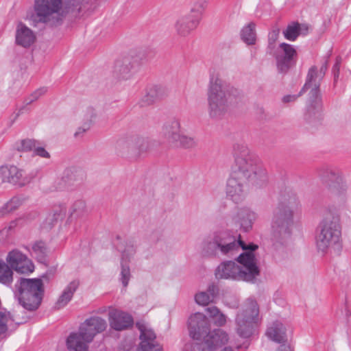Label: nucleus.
<instances>
[{"label": "nucleus", "mask_w": 351, "mask_h": 351, "mask_svg": "<svg viewBox=\"0 0 351 351\" xmlns=\"http://www.w3.org/2000/svg\"><path fill=\"white\" fill-rule=\"evenodd\" d=\"M256 245H246L241 236H237L228 231H218L209 235L202 243L201 253L206 257H215L220 252L223 255L232 256L240 249L247 250L238 257V263L228 261L221 263L215 271L217 278L243 280L254 282L259 276L254 251Z\"/></svg>", "instance_id": "1"}, {"label": "nucleus", "mask_w": 351, "mask_h": 351, "mask_svg": "<svg viewBox=\"0 0 351 351\" xmlns=\"http://www.w3.org/2000/svg\"><path fill=\"white\" fill-rule=\"evenodd\" d=\"M99 0H34L33 12L27 16L31 25L36 28L56 27L62 24L70 14L93 12Z\"/></svg>", "instance_id": "2"}, {"label": "nucleus", "mask_w": 351, "mask_h": 351, "mask_svg": "<svg viewBox=\"0 0 351 351\" xmlns=\"http://www.w3.org/2000/svg\"><path fill=\"white\" fill-rule=\"evenodd\" d=\"M206 95L209 116L219 119L238 103L241 98V92L218 76H212L209 80Z\"/></svg>", "instance_id": "3"}, {"label": "nucleus", "mask_w": 351, "mask_h": 351, "mask_svg": "<svg viewBox=\"0 0 351 351\" xmlns=\"http://www.w3.org/2000/svg\"><path fill=\"white\" fill-rule=\"evenodd\" d=\"M234 160L232 172H237L239 176L247 179L249 182L256 186L262 187L267 184L266 170L246 145H237L234 147Z\"/></svg>", "instance_id": "4"}, {"label": "nucleus", "mask_w": 351, "mask_h": 351, "mask_svg": "<svg viewBox=\"0 0 351 351\" xmlns=\"http://www.w3.org/2000/svg\"><path fill=\"white\" fill-rule=\"evenodd\" d=\"M341 237V226L339 215L332 208H326L322 211V219L317 229L315 244L318 251L323 253L339 243Z\"/></svg>", "instance_id": "5"}, {"label": "nucleus", "mask_w": 351, "mask_h": 351, "mask_svg": "<svg viewBox=\"0 0 351 351\" xmlns=\"http://www.w3.org/2000/svg\"><path fill=\"white\" fill-rule=\"evenodd\" d=\"M16 298L26 310L34 311L40 306L44 295V287L40 279L21 278L17 285Z\"/></svg>", "instance_id": "6"}, {"label": "nucleus", "mask_w": 351, "mask_h": 351, "mask_svg": "<svg viewBox=\"0 0 351 351\" xmlns=\"http://www.w3.org/2000/svg\"><path fill=\"white\" fill-rule=\"evenodd\" d=\"M294 210L289 206L282 205L274 213L271 220V240L283 244L291 236L293 227Z\"/></svg>", "instance_id": "7"}, {"label": "nucleus", "mask_w": 351, "mask_h": 351, "mask_svg": "<svg viewBox=\"0 0 351 351\" xmlns=\"http://www.w3.org/2000/svg\"><path fill=\"white\" fill-rule=\"evenodd\" d=\"M322 182L340 204H345L348 198V186L343 173L332 167H322L318 171Z\"/></svg>", "instance_id": "8"}, {"label": "nucleus", "mask_w": 351, "mask_h": 351, "mask_svg": "<svg viewBox=\"0 0 351 351\" xmlns=\"http://www.w3.org/2000/svg\"><path fill=\"white\" fill-rule=\"evenodd\" d=\"M322 76L318 75L316 66H312L308 73L306 82L302 90H308L309 98L306 104L305 119L311 121L319 118L322 110V99L319 94V82Z\"/></svg>", "instance_id": "9"}, {"label": "nucleus", "mask_w": 351, "mask_h": 351, "mask_svg": "<svg viewBox=\"0 0 351 351\" xmlns=\"http://www.w3.org/2000/svg\"><path fill=\"white\" fill-rule=\"evenodd\" d=\"M259 308L253 299H248L238 311L235 318V330L242 338L250 337L258 322Z\"/></svg>", "instance_id": "10"}, {"label": "nucleus", "mask_w": 351, "mask_h": 351, "mask_svg": "<svg viewBox=\"0 0 351 351\" xmlns=\"http://www.w3.org/2000/svg\"><path fill=\"white\" fill-rule=\"evenodd\" d=\"M149 149V141L139 136L122 138L119 139L116 143V150L118 154L134 158L141 156Z\"/></svg>", "instance_id": "11"}, {"label": "nucleus", "mask_w": 351, "mask_h": 351, "mask_svg": "<svg viewBox=\"0 0 351 351\" xmlns=\"http://www.w3.org/2000/svg\"><path fill=\"white\" fill-rule=\"evenodd\" d=\"M275 57L276 66L280 73H287L297 61L298 53L294 46L282 43L272 52Z\"/></svg>", "instance_id": "12"}, {"label": "nucleus", "mask_w": 351, "mask_h": 351, "mask_svg": "<svg viewBox=\"0 0 351 351\" xmlns=\"http://www.w3.org/2000/svg\"><path fill=\"white\" fill-rule=\"evenodd\" d=\"M247 179L239 176L237 172H231L227 180V196L236 203L243 200L247 193Z\"/></svg>", "instance_id": "13"}, {"label": "nucleus", "mask_w": 351, "mask_h": 351, "mask_svg": "<svg viewBox=\"0 0 351 351\" xmlns=\"http://www.w3.org/2000/svg\"><path fill=\"white\" fill-rule=\"evenodd\" d=\"M106 327L107 323L105 319L99 317H91L80 324L76 332L90 343L96 335L104 331Z\"/></svg>", "instance_id": "14"}, {"label": "nucleus", "mask_w": 351, "mask_h": 351, "mask_svg": "<svg viewBox=\"0 0 351 351\" xmlns=\"http://www.w3.org/2000/svg\"><path fill=\"white\" fill-rule=\"evenodd\" d=\"M188 326L190 336L193 339L200 340L209 332L210 322L204 313L197 312L189 317Z\"/></svg>", "instance_id": "15"}, {"label": "nucleus", "mask_w": 351, "mask_h": 351, "mask_svg": "<svg viewBox=\"0 0 351 351\" xmlns=\"http://www.w3.org/2000/svg\"><path fill=\"white\" fill-rule=\"evenodd\" d=\"M136 327L140 331L141 340L138 351H162L155 332L149 326L144 323H136Z\"/></svg>", "instance_id": "16"}, {"label": "nucleus", "mask_w": 351, "mask_h": 351, "mask_svg": "<svg viewBox=\"0 0 351 351\" xmlns=\"http://www.w3.org/2000/svg\"><path fill=\"white\" fill-rule=\"evenodd\" d=\"M6 262L17 273L29 274L34 269L32 261L18 250H13L8 254Z\"/></svg>", "instance_id": "17"}, {"label": "nucleus", "mask_w": 351, "mask_h": 351, "mask_svg": "<svg viewBox=\"0 0 351 351\" xmlns=\"http://www.w3.org/2000/svg\"><path fill=\"white\" fill-rule=\"evenodd\" d=\"M84 178L85 175L82 170L75 167L67 168L64 171L62 177L56 180V189L62 191L78 186L83 182Z\"/></svg>", "instance_id": "18"}, {"label": "nucleus", "mask_w": 351, "mask_h": 351, "mask_svg": "<svg viewBox=\"0 0 351 351\" xmlns=\"http://www.w3.org/2000/svg\"><path fill=\"white\" fill-rule=\"evenodd\" d=\"M3 178L1 182H8L14 185L23 186L31 182L32 178L16 166L2 167L0 170Z\"/></svg>", "instance_id": "19"}, {"label": "nucleus", "mask_w": 351, "mask_h": 351, "mask_svg": "<svg viewBox=\"0 0 351 351\" xmlns=\"http://www.w3.org/2000/svg\"><path fill=\"white\" fill-rule=\"evenodd\" d=\"M201 17L192 12L180 16L176 21L175 29L180 36L186 37L197 28Z\"/></svg>", "instance_id": "20"}, {"label": "nucleus", "mask_w": 351, "mask_h": 351, "mask_svg": "<svg viewBox=\"0 0 351 351\" xmlns=\"http://www.w3.org/2000/svg\"><path fill=\"white\" fill-rule=\"evenodd\" d=\"M36 40L35 32L22 22H19L15 30V43L24 48L32 46Z\"/></svg>", "instance_id": "21"}, {"label": "nucleus", "mask_w": 351, "mask_h": 351, "mask_svg": "<svg viewBox=\"0 0 351 351\" xmlns=\"http://www.w3.org/2000/svg\"><path fill=\"white\" fill-rule=\"evenodd\" d=\"M108 317L110 327L116 330H125L133 324L131 315L117 309L111 310Z\"/></svg>", "instance_id": "22"}, {"label": "nucleus", "mask_w": 351, "mask_h": 351, "mask_svg": "<svg viewBox=\"0 0 351 351\" xmlns=\"http://www.w3.org/2000/svg\"><path fill=\"white\" fill-rule=\"evenodd\" d=\"M138 64L129 58L116 62L113 74L119 80L130 79L137 70Z\"/></svg>", "instance_id": "23"}, {"label": "nucleus", "mask_w": 351, "mask_h": 351, "mask_svg": "<svg viewBox=\"0 0 351 351\" xmlns=\"http://www.w3.org/2000/svg\"><path fill=\"white\" fill-rule=\"evenodd\" d=\"M181 133L180 121L175 118L166 122L161 131L162 136L170 146L177 142Z\"/></svg>", "instance_id": "24"}, {"label": "nucleus", "mask_w": 351, "mask_h": 351, "mask_svg": "<svg viewBox=\"0 0 351 351\" xmlns=\"http://www.w3.org/2000/svg\"><path fill=\"white\" fill-rule=\"evenodd\" d=\"M204 339L209 349L213 350L226 344L229 341V335L221 328H216L209 330Z\"/></svg>", "instance_id": "25"}, {"label": "nucleus", "mask_w": 351, "mask_h": 351, "mask_svg": "<svg viewBox=\"0 0 351 351\" xmlns=\"http://www.w3.org/2000/svg\"><path fill=\"white\" fill-rule=\"evenodd\" d=\"M287 328L279 321L274 322L267 329V337L277 343H285L287 341Z\"/></svg>", "instance_id": "26"}, {"label": "nucleus", "mask_w": 351, "mask_h": 351, "mask_svg": "<svg viewBox=\"0 0 351 351\" xmlns=\"http://www.w3.org/2000/svg\"><path fill=\"white\" fill-rule=\"evenodd\" d=\"M218 293L217 285L211 283L208 286L206 291L197 292L195 295V301L198 305L205 306L213 302Z\"/></svg>", "instance_id": "27"}, {"label": "nucleus", "mask_w": 351, "mask_h": 351, "mask_svg": "<svg viewBox=\"0 0 351 351\" xmlns=\"http://www.w3.org/2000/svg\"><path fill=\"white\" fill-rule=\"evenodd\" d=\"M256 219L257 215L255 212L249 208H242L238 212L236 220L244 232H248L252 228V225Z\"/></svg>", "instance_id": "28"}, {"label": "nucleus", "mask_w": 351, "mask_h": 351, "mask_svg": "<svg viewBox=\"0 0 351 351\" xmlns=\"http://www.w3.org/2000/svg\"><path fill=\"white\" fill-rule=\"evenodd\" d=\"M79 282L77 281L71 282L63 290L61 295L57 300L54 308L56 309H60L66 306L68 303L71 300L74 293L78 288Z\"/></svg>", "instance_id": "29"}, {"label": "nucleus", "mask_w": 351, "mask_h": 351, "mask_svg": "<svg viewBox=\"0 0 351 351\" xmlns=\"http://www.w3.org/2000/svg\"><path fill=\"white\" fill-rule=\"evenodd\" d=\"M88 344L89 343L76 332L70 333L66 340L69 351H88Z\"/></svg>", "instance_id": "30"}, {"label": "nucleus", "mask_w": 351, "mask_h": 351, "mask_svg": "<svg viewBox=\"0 0 351 351\" xmlns=\"http://www.w3.org/2000/svg\"><path fill=\"white\" fill-rule=\"evenodd\" d=\"M308 31V25L292 23L283 31V35L286 39L295 41L299 35H306Z\"/></svg>", "instance_id": "31"}, {"label": "nucleus", "mask_w": 351, "mask_h": 351, "mask_svg": "<svg viewBox=\"0 0 351 351\" xmlns=\"http://www.w3.org/2000/svg\"><path fill=\"white\" fill-rule=\"evenodd\" d=\"M164 88L159 85H149L146 88L142 102L145 105H150L165 95Z\"/></svg>", "instance_id": "32"}, {"label": "nucleus", "mask_w": 351, "mask_h": 351, "mask_svg": "<svg viewBox=\"0 0 351 351\" xmlns=\"http://www.w3.org/2000/svg\"><path fill=\"white\" fill-rule=\"evenodd\" d=\"M241 37L247 45H254L256 41V24L250 22L245 25L241 29Z\"/></svg>", "instance_id": "33"}, {"label": "nucleus", "mask_w": 351, "mask_h": 351, "mask_svg": "<svg viewBox=\"0 0 351 351\" xmlns=\"http://www.w3.org/2000/svg\"><path fill=\"white\" fill-rule=\"evenodd\" d=\"M205 311L216 326H223L226 325L227 317L217 306H208L205 309Z\"/></svg>", "instance_id": "34"}, {"label": "nucleus", "mask_w": 351, "mask_h": 351, "mask_svg": "<svg viewBox=\"0 0 351 351\" xmlns=\"http://www.w3.org/2000/svg\"><path fill=\"white\" fill-rule=\"evenodd\" d=\"M13 270L3 261H0V283L10 286L13 282Z\"/></svg>", "instance_id": "35"}, {"label": "nucleus", "mask_w": 351, "mask_h": 351, "mask_svg": "<svg viewBox=\"0 0 351 351\" xmlns=\"http://www.w3.org/2000/svg\"><path fill=\"white\" fill-rule=\"evenodd\" d=\"M23 204V200L19 197H14L0 209V216L11 213L19 208Z\"/></svg>", "instance_id": "36"}, {"label": "nucleus", "mask_w": 351, "mask_h": 351, "mask_svg": "<svg viewBox=\"0 0 351 351\" xmlns=\"http://www.w3.org/2000/svg\"><path fill=\"white\" fill-rule=\"evenodd\" d=\"M196 145V141L192 137L180 134L177 142L171 146L173 147L192 148Z\"/></svg>", "instance_id": "37"}, {"label": "nucleus", "mask_w": 351, "mask_h": 351, "mask_svg": "<svg viewBox=\"0 0 351 351\" xmlns=\"http://www.w3.org/2000/svg\"><path fill=\"white\" fill-rule=\"evenodd\" d=\"M47 253V248L45 244L42 241L35 243L32 247V254L39 261H43L45 259Z\"/></svg>", "instance_id": "38"}, {"label": "nucleus", "mask_w": 351, "mask_h": 351, "mask_svg": "<svg viewBox=\"0 0 351 351\" xmlns=\"http://www.w3.org/2000/svg\"><path fill=\"white\" fill-rule=\"evenodd\" d=\"M208 0H192L190 12L193 14L202 17V15L206 8Z\"/></svg>", "instance_id": "39"}, {"label": "nucleus", "mask_w": 351, "mask_h": 351, "mask_svg": "<svg viewBox=\"0 0 351 351\" xmlns=\"http://www.w3.org/2000/svg\"><path fill=\"white\" fill-rule=\"evenodd\" d=\"M86 203L84 200L78 199L75 201L70 208V216H80L84 211Z\"/></svg>", "instance_id": "40"}, {"label": "nucleus", "mask_w": 351, "mask_h": 351, "mask_svg": "<svg viewBox=\"0 0 351 351\" xmlns=\"http://www.w3.org/2000/svg\"><path fill=\"white\" fill-rule=\"evenodd\" d=\"M121 281L123 287H127L131 277L130 269L128 263L121 262Z\"/></svg>", "instance_id": "41"}, {"label": "nucleus", "mask_w": 351, "mask_h": 351, "mask_svg": "<svg viewBox=\"0 0 351 351\" xmlns=\"http://www.w3.org/2000/svg\"><path fill=\"white\" fill-rule=\"evenodd\" d=\"M38 142L32 139L22 140L16 146V149L19 152H32Z\"/></svg>", "instance_id": "42"}, {"label": "nucleus", "mask_w": 351, "mask_h": 351, "mask_svg": "<svg viewBox=\"0 0 351 351\" xmlns=\"http://www.w3.org/2000/svg\"><path fill=\"white\" fill-rule=\"evenodd\" d=\"M136 253V247L133 243L128 242L124 250L122 252L121 261L128 263Z\"/></svg>", "instance_id": "43"}, {"label": "nucleus", "mask_w": 351, "mask_h": 351, "mask_svg": "<svg viewBox=\"0 0 351 351\" xmlns=\"http://www.w3.org/2000/svg\"><path fill=\"white\" fill-rule=\"evenodd\" d=\"M95 117V110L92 107L86 108L82 113V119L84 121V123H88L90 126Z\"/></svg>", "instance_id": "44"}, {"label": "nucleus", "mask_w": 351, "mask_h": 351, "mask_svg": "<svg viewBox=\"0 0 351 351\" xmlns=\"http://www.w3.org/2000/svg\"><path fill=\"white\" fill-rule=\"evenodd\" d=\"M47 92L46 88H40L35 90L27 99L26 104H30L31 103L36 101L39 97L43 95Z\"/></svg>", "instance_id": "45"}, {"label": "nucleus", "mask_w": 351, "mask_h": 351, "mask_svg": "<svg viewBox=\"0 0 351 351\" xmlns=\"http://www.w3.org/2000/svg\"><path fill=\"white\" fill-rule=\"evenodd\" d=\"M33 155L38 156L44 158H50L49 153L44 147L39 146L38 143H36V145L34 149Z\"/></svg>", "instance_id": "46"}, {"label": "nucleus", "mask_w": 351, "mask_h": 351, "mask_svg": "<svg viewBox=\"0 0 351 351\" xmlns=\"http://www.w3.org/2000/svg\"><path fill=\"white\" fill-rule=\"evenodd\" d=\"M88 123H84L82 126L79 127L74 133L75 138H81L84 134L90 129Z\"/></svg>", "instance_id": "47"}, {"label": "nucleus", "mask_w": 351, "mask_h": 351, "mask_svg": "<svg viewBox=\"0 0 351 351\" xmlns=\"http://www.w3.org/2000/svg\"><path fill=\"white\" fill-rule=\"evenodd\" d=\"M280 30L279 29H275L273 30L269 34V45L268 48L269 50L271 51L272 46L274 44V43L277 40L278 36H279Z\"/></svg>", "instance_id": "48"}, {"label": "nucleus", "mask_w": 351, "mask_h": 351, "mask_svg": "<svg viewBox=\"0 0 351 351\" xmlns=\"http://www.w3.org/2000/svg\"><path fill=\"white\" fill-rule=\"evenodd\" d=\"M305 90H301L298 95H287L282 97L284 103H289L295 101L299 97H300Z\"/></svg>", "instance_id": "49"}, {"label": "nucleus", "mask_w": 351, "mask_h": 351, "mask_svg": "<svg viewBox=\"0 0 351 351\" xmlns=\"http://www.w3.org/2000/svg\"><path fill=\"white\" fill-rule=\"evenodd\" d=\"M8 318L3 315H0V333L7 330Z\"/></svg>", "instance_id": "50"}, {"label": "nucleus", "mask_w": 351, "mask_h": 351, "mask_svg": "<svg viewBox=\"0 0 351 351\" xmlns=\"http://www.w3.org/2000/svg\"><path fill=\"white\" fill-rule=\"evenodd\" d=\"M340 63H341V58H337V60H336V62H335V65L333 66V68H332V71H333L334 77H335V80L339 77Z\"/></svg>", "instance_id": "51"}, {"label": "nucleus", "mask_w": 351, "mask_h": 351, "mask_svg": "<svg viewBox=\"0 0 351 351\" xmlns=\"http://www.w3.org/2000/svg\"><path fill=\"white\" fill-rule=\"evenodd\" d=\"M65 213H66L65 208H61L60 212L58 213L57 212H56L53 215V216L55 217V220L57 221L58 219H62L64 217Z\"/></svg>", "instance_id": "52"}, {"label": "nucleus", "mask_w": 351, "mask_h": 351, "mask_svg": "<svg viewBox=\"0 0 351 351\" xmlns=\"http://www.w3.org/2000/svg\"><path fill=\"white\" fill-rule=\"evenodd\" d=\"M282 345L278 348L277 351H293L291 347L288 345L285 344V343H281Z\"/></svg>", "instance_id": "53"}, {"label": "nucleus", "mask_w": 351, "mask_h": 351, "mask_svg": "<svg viewBox=\"0 0 351 351\" xmlns=\"http://www.w3.org/2000/svg\"><path fill=\"white\" fill-rule=\"evenodd\" d=\"M14 225V223H12V224H10L8 228H5L4 229H3L1 232V234H4V233H8L9 230H11V228H12V226Z\"/></svg>", "instance_id": "54"}, {"label": "nucleus", "mask_w": 351, "mask_h": 351, "mask_svg": "<svg viewBox=\"0 0 351 351\" xmlns=\"http://www.w3.org/2000/svg\"><path fill=\"white\" fill-rule=\"evenodd\" d=\"M326 69H327V68H326V65H324V66H322L321 67V69H320V71H319V73H320L319 75H320V76H322V77H323V75L325 74V72H326Z\"/></svg>", "instance_id": "55"}, {"label": "nucleus", "mask_w": 351, "mask_h": 351, "mask_svg": "<svg viewBox=\"0 0 351 351\" xmlns=\"http://www.w3.org/2000/svg\"><path fill=\"white\" fill-rule=\"evenodd\" d=\"M222 351H233L230 347H226Z\"/></svg>", "instance_id": "56"}, {"label": "nucleus", "mask_w": 351, "mask_h": 351, "mask_svg": "<svg viewBox=\"0 0 351 351\" xmlns=\"http://www.w3.org/2000/svg\"><path fill=\"white\" fill-rule=\"evenodd\" d=\"M0 315H5V316L8 317L5 314H3V313H0ZM7 318L8 319V317H7Z\"/></svg>", "instance_id": "57"}, {"label": "nucleus", "mask_w": 351, "mask_h": 351, "mask_svg": "<svg viewBox=\"0 0 351 351\" xmlns=\"http://www.w3.org/2000/svg\"><path fill=\"white\" fill-rule=\"evenodd\" d=\"M0 182H1V180L0 179Z\"/></svg>", "instance_id": "58"}]
</instances>
